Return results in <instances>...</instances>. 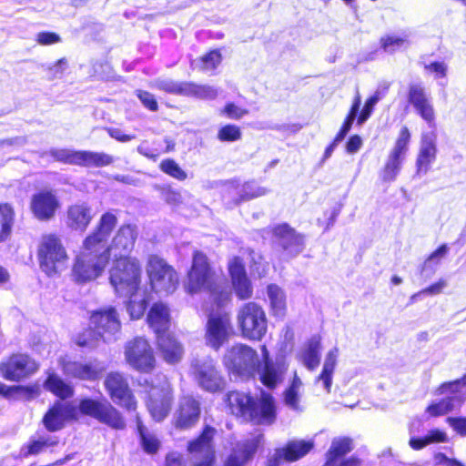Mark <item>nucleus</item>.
<instances>
[{
  "instance_id": "a878e982",
  "label": "nucleus",
  "mask_w": 466,
  "mask_h": 466,
  "mask_svg": "<svg viewBox=\"0 0 466 466\" xmlns=\"http://www.w3.org/2000/svg\"><path fill=\"white\" fill-rule=\"evenodd\" d=\"M228 270L237 296L240 299H249L252 296V287L241 259L234 258L228 264Z\"/></svg>"
},
{
  "instance_id": "052dcab7",
  "label": "nucleus",
  "mask_w": 466,
  "mask_h": 466,
  "mask_svg": "<svg viewBox=\"0 0 466 466\" xmlns=\"http://www.w3.org/2000/svg\"><path fill=\"white\" fill-rule=\"evenodd\" d=\"M154 86L169 94L178 95L179 93V82L171 79H158Z\"/></svg>"
},
{
  "instance_id": "ddd939ff",
  "label": "nucleus",
  "mask_w": 466,
  "mask_h": 466,
  "mask_svg": "<svg viewBox=\"0 0 466 466\" xmlns=\"http://www.w3.org/2000/svg\"><path fill=\"white\" fill-rule=\"evenodd\" d=\"M217 430L206 426L198 438L189 441L187 451L196 461L195 466H212L215 461L213 439Z\"/></svg>"
},
{
  "instance_id": "f8f14e48",
  "label": "nucleus",
  "mask_w": 466,
  "mask_h": 466,
  "mask_svg": "<svg viewBox=\"0 0 466 466\" xmlns=\"http://www.w3.org/2000/svg\"><path fill=\"white\" fill-rule=\"evenodd\" d=\"M410 139V133L407 127H402L395 145L390 152L380 177L383 182H393L400 172L402 162L405 158L408 146Z\"/></svg>"
},
{
  "instance_id": "69168bd1",
  "label": "nucleus",
  "mask_w": 466,
  "mask_h": 466,
  "mask_svg": "<svg viewBox=\"0 0 466 466\" xmlns=\"http://www.w3.org/2000/svg\"><path fill=\"white\" fill-rule=\"evenodd\" d=\"M36 41L38 44L46 46L56 44L60 41V37L56 33L51 32H41L36 35Z\"/></svg>"
},
{
  "instance_id": "cd10ccee",
  "label": "nucleus",
  "mask_w": 466,
  "mask_h": 466,
  "mask_svg": "<svg viewBox=\"0 0 466 466\" xmlns=\"http://www.w3.org/2000/svg\"><path fill=\"white\" fill-rule=\"evenodd\" d=\"M436 136L434 133L423 134L420 152L416 161L417 174L425 175L436 158Z\"/></svg>"
},
{
  "instance_id": "f03ea898",
  "label": "nucleus",
  "mask_w": 466,
  "mask_h": 466,
  "mask_svg": "<svg viewBox=\"0 0 466 466\" xmlns=\"http://www.w3.org/2000/svg\"><path fill=\"white\" fill-rule=\"evenodd\" d=\"M187 289L193 294L206 291L218 308L223 306L230 297V289L222 277L211 273L207 257L201 252H195L193 263L188 272Z\"/></svg>"
},
{
  "instance_id": "8fccbe9b",
  "label": "nucleus",
  "mask_w": 466,
  "mask_h": 466,
  "mask_svg": "<svg viewBox=\"0 0 466 466\" xmlns=\"http://www.w3.org/2000/svg\"><path fill=\"white\" fill-rule=\"evenodd\" d=\"M102 339L96 334V328L90 325V328L76 337V342L80 347L95 348L98 341Z\"/></svg>"
},
{
  "instance_id": "6e6552de",
  "label": "nucleus",
  "mask_w": 466,
  "mask_h": 466,
  "mask_svg": "<svg viewBox=\"0 0 466 466\" xmlns=\"http://www.w3.org/2000/svg\"><path fill=\"white\" fill-rule=\"evenodd\" d=\"M147 273L151 288L156 293L167 295L177 289L178 284L177 272L157 256H151L149 258Z\"/></svg>"
},
{
  "instance_id": "72a5a7b5",
  "label": "nucleus",
  "mask_w": 466,
  "mask_h": 466,
  "mask_svg": "<svg viewBox=\"0 0 466 466\" xmlns=\"http://www.w3.org/2000/svg\"><path fill=\"white\" fill-rule=\"evenodd\" d=\"M70 413L68 406L58 401L46 413L43 423L49 431H59L70 417Z\"/></svg>"
},
{
  "instance_id": "1a4fd4ad",
  "label": "nucleus",
  "mask_w": 466,
  "mask_h": 466,
  "mask_svg": "<svg viewBox=\"0 0 466 466\" xmlns=\"http://www.w3.org/2000/svg\"><path fill=\"white\" fill-rule=\"evenodd\" d=\"M190 374L198 385L205 390L215 392L223 388V379L216 361L209 356L194 358L190 363Z\"/></svg>"
},
{
  "instance_id": "79ce46f5",
  "label": "nucleus",
  "mask_w": 466,
  "mask_h": 466,
  "mask_svg": "<svg viewBox=\"0 0 466 466\" xmlns=\"http://www.w3.org/2000/svg\"><path fill=\"white\" fill-rule=\"evenodd\" d=\"M448 441V436L446 432L439 429H433L430 431L423 437H411L409 444L413 450H421L424 447L433 443H442Z\"/></svg>"
},
{
  "instance_id": "bb28decb",
  "label": "nucleus",
  "mask_w": 466,
  "mask_h": 466,
  "mask_svg": "<svg viewBox=\"0 0 466 466\" xmlns=\"http://www.w3.org/2000/svg\"><path fill=\"white\" fill-rule=\"evenodd\" d=\"M92 218L91 207L86 202H78L68 207L66 223L71 229L84 232Z\"/></svg>"
},
{
  "instance_id": "f3484780",
  "label": "nucleus",
  "mask_w": 466,
  "mask_h": 466,
  "mask_svg": "<svg viewBox=\"0 0 466 466\" xmlns=\"http://www.w3.org/2000/svg\"><path fill=\"white\" fill-rule=\"evenodd\" d=\"M231 332L229 316L226 313L210 314L207 322L206 343L215 350L228 341Z\"/></svg>"
},
{
  "instance_id": "49530a36",
  "label": "nucleus",
  "mask_w": 466,
  "mask_h": 466,
  "mask_svg": "<svg viewBox=\"0 0 466 466\" xmlns=\"http://www.w3.org/2000/svg\"><path fill=\"white\" fill-rule=\"evenodd\" d=\"M49 155L56 161L68 165L79 166L80 150L70 148H52Z\"/></svg>"
},
{
  "instance_id": "423d86ee",
  "label": "nucleus",
  "mask_w": 466,
  "mask_h": 466,
  "mask_svg": "<svg viewBox=\"0 0 466 466\" xmlns=\"http://www.w3.org/2000/svg\"><path fill=\"white\" fill-rule=\"evenodd\" d=\"M224 363L234 374L240 377H251L260 365L258 353L245 344L232 346L225 354Z\"/></svg>"
},
{
  "instance_id": "39448f33",
  "label": "nucleus",
  "mask_w": 466,
  "mask_h": 466,
  "mask_svg": "<svg viewBox=\"0 0 466 466\" xmlns=\"http://www.w3.org/2000/svg\"><path fill=\"white\" fill-rule=\"evenodd\" d=\"M237 325L243 338L261 340L268 330V320L263 308L255 302L243 304L237 313Z\"/></svg>"
},
{
  "instance_id": "473e14b6",
  "label": "nucleus",
  "mask_w": 466,
  "mask_h": 466,
  "mask_svg": "<svg viewBox=\"0 0 466 466\" xmlns=\"http://www.w3.org/2000/svg\"><path fill=\"white\" fill-rule=\"evenodd\" d=\"M288 370L287 365L283 361L275 363L267 361L261 370H257L261 382L269 389L275 388L282 381L284 374Z\"/></svg>"
},
{
  "instance_id": "f704fd0d",
  "label": "nucleus",
  "mask_w": 466,
  "mask_h": 466,
  "mask_svg": "<svg viewBox=\"0 0 466 466\" xmlns=\"http://www.w3.org/2000/svg\"><path fill=\"white\" fill-rule=\"evenodd\" d=\"M339 354V348L334 347L326 355L322 371L319 377L316 378V383H321L326 392H330L332 385V377L335 367L337 365L338 357Z\"/></svg>"
},
{
  "instance_id": "e433bc0d",
  "label": "nucleus",
  "mask_w": 466,
  "mask_h": 466,
  "mask_svg": "<svg viewBox=\"0 0 466 466\" xmlns=\"http://www.w3.org/2000/svg\"><path fill=\"white\" fill-rule=\"evenodd\" d=\"M352 450V440L347 437L335 438L326 453L325 466H333L336 461Z\"/></svg>"
},
{
  "instance_id": "0eeeda50",
  "label": "nucleus",
  "mask_w": 466,
  "mask_h": 466,
  "mask_svg": "<svg viewBox=\"0 0 466 466\" xmlns=\"http://www.w3.org/2000/svg\"><path fill=\"white\" fill-rule=\"evenodd\" d=\"M38 256L41 268L49 276L63 269L68 258L60 238L52 234L43 237Z\"/></svg>"
},
{
  "instance_id": "58836bf2",
  "label": "nucleus",
  "mask_w": 466,
  "mask_h": 466,
  "mask_svg": "<svg viewBox=\"0 0 466 466\" xmlns=\"http://www.w3.org/2000/svg\"><path fill=\"white\" fill-rule=\"evenodd\" d=\"M114 157L104 152L80 150L79 166L86 167H102L111 165Z\"/></svg>"
},
{
  "instance_id": "c03bdc74",
  "label": "nucleus",
  "mask_w": 466,
  "mask_h": 466,
  "mask_svg": "<svg viewBox=\"0 0 466 466\" xmlns=\"http://www.w3.org/2000/svg\"><path fill=\"white\" fill-rule=\"evenodd\" d=\"M268 297L274 316L282 318L286 312V296L284 291L279 286L271 284L268 286Z\"/></svg>"
},
{
  "instance_id": "c85d7f7f",
  "label": "nucleus",
  "mask_w": 466,
  "mask_h": 466,
  "mask_svg": "<svg viewBox=\"0 0 466 466\" xmlns=\"http://www.w3.org/2000/svg\"><path fill=\"white\" fill-rule=\"evenodd\" d=\"M314 447L313 441L293 440L289 441L285 447L275 451V461L284 460L286 461H296L306 456Z\"/></svg>"
},
{
  "instance_id": "7c9ffc66",
  "label": "nucleus",
  "mask_w": 466,
  "mask_h": 466,
  "mask_svg": "<svg viewBox=\"0 0 466 466\" xmlns=\"http://www.w3.org/2000/svg\"><path fill=\"white\" fill-rule=\"evenodd\" d=\"M157 341L162 357L167 363L176 364L182 360L184 349L169 332L158 335Z\"/></svg>"
},
{
  "instance_id": "aec40b11",
  "label": "nucleus",
  "mask_w": 466,
  "mask_h": 466,
  "mask_svg": "<svg viewBox=\"0 0 466 466\" xmlns=\"http://www.w3.org/2000/svg\"><path fill=\"white\" fill-rule=\"evenodd\" d=\"M56 196L49 190H42L32 195L30 210L34 217L41 221L51 219L59 208Z\"/></svg>"
},
{
  "instance_id": "0e129e2a",
  "label": "nucleus",
  "mask_w": 466,
  "mask_h": 466,
  "mask_svg": "<svg viewBox=\"0 0 466 466\" xmlns=\"http://www.w3.org/2000/svg\"><path fill=\"white\" fill-rule=\"evenodd\" d=\"M447 423L461 436H466V417H448Z\"/></svg>"
},
{
  "instance_id": "ea45409f",
  "label": "nucleus",
  "mask_w": 466,
  "mask_h": 466,
  "mask_svg": "<svg viewBox=\"0 0 466 466\" xmlns=\"http://www.w3.org/2000/svg\"><path fill=\"white\" fill-rule=\"evenodd\" d=\"M389 88H390V84L389 83H380L374 94L369 97L357 119V123L358 125H362L363 123H365L369 117L370 116L373 109H374V106H376V104L381 100L382 98H384L389 91Z\"/></svg>"
},
{
  "instance_id": "c756f323",
  "label": "nucleus",
  "mask_w": 466,
  "mask_h": 466,
  "mask_svg": "<svg viewBox=\"0 0 466 466\" xmlns=\"http://www.w3.org/2000/svg\"><path fill=\"white\" fill-rule=\"evenodd\" d=\"M437 394L445 395L444 398L438 401L432 402L426 409V412L431 417H439L448 414L454 410L459 409L463 403V398L458 393L450 391H441V385L437 389Z\"/></svg>"
},
{
  "instance_id": "393cba45",
  "label": "nucleus",
  "mask_w": 466,
  "mask_h": 466,
  "mask_svg": "<svg viewBox=\"0 0 466 466\" xmlns=\"http://www.w3.org/2000/svg\"><path fill=\"white\" fill-rule=\"evenodd\" d=\"M261 439L258 434L236 442L224 466H244L257 451Z\"/></svg>"
},
{
  "instance_id": "680f3d73",
  "label": "nucleus",
  "mask_w": 466,
  "mask_h": 466,
  "mask_svg": "<svg viewBox=\"0 0 466 466\" xmlns=\"http://www.w3.org/2000/svg\"><path fill=\"white\" fill-rule=\"evenodd\" d=\"M137 96L144 105L145 107L148 108L151 111H157L158 108L157 102L151 93L144 90H137Z\"/></svg>"
},
{
  "instance_id": "e2e57ef3",
  "label": "nucleus",
  "mask_w": 466,
  "mask_h": 466,
  "mask_svg": "<svg viewBox=\"0 0 466 466\" xmlns=\"http://www.w3.org/2000/svg\"><path fill=\"white\" fill-rule=\"evenodd\" d=\"M222 113L225 114L230 119H240L244 116H246L248 111L247 109H243L234 103H228L225 106Z\"/></svg>"
},
{
  "instance_id": "4d7b16f0",
  "label": "nucleus",
  "mask_w": 466,
  "mask_h": 466,
  "mask_svg": "<svg viewBox=\"0 0 466 466\" xmlns=\"http://www.w3.org/2000/svg\"><path fill=\"white\" fill-rule=\"evenodd\" d=\"M268 193V189L254 183H246L241 190L242 200L262 197Z\"/></svg>"
},
{
  "instance_id": "f257e3e1",
  "label": "nucleus",
  "mask_w": 466,
  "mask_h": 466,
  "mask_svg": "<svg viewBox=\"0 0 466 466\" xmlns=\"http://www.w3.org/2000/svg\"><path fill=\"white\" fill-rule=\"evenodd\" d=\"M116 223V216L112 212H106L101 216L96 230L85 238L82 250L76 257L72 268L75 282L87 283L103 274L109 261L108 249L105 248V243Z\"/></svg>"
},
{
  "instance_id": "6ab92c4d",
  "label": "nucleus",
  "mask_w": 466,
  "mask_h": 466,
  "mask_svg": "<svg viewBox=\"0 0 466 466\" xmlns=\"http://www.w3.org/2000/svg\"><path fill=\"white\" fill-rule=\"evenodd\" d=\"M105 386L115 403L129 410L136 409L137 402L126 378L121 373H109L106 378Z\"/></svg>"
},
{
  "instance_id": "dca6fc26",
  "label": "nucleus",
  "mask_w": 466,
  "mask_h": 466,
  "mask_svg": "<svg viewBox=\"0 0 466 466\" xmlns=\"http://www.w3.org/2000/svg\"><path fill=\"white\" fill-rule=\"evenodd\" d=\"M90 325L96 328V334L100 336L103 341L115 340L121 328L118 315L112 307L93 312Z\"/></svg>"
},
{
  "instance_id": "b1692460",
  "label": "nucleus",
  "mask_w": 466,
  "mask_h": 466,
  "mask_svg": "<svg viewBox=\"0 0 466 466\" xmlns=\"http://www.w3.org/2000/svg\"><path fill=\"white\" fill-rule=\"evenodd\" d=\"M273 235L288 256L293 258L302 252L304 238L287 224L276 226Z\"/></svg>"
},
{
  "instance_id": "2eb2a0df",
  "label": "nucleus",
  "mask_w": 466,
  "mask_h": 466,
  "mask_svg": "<svg viewBox=\"0 0 466 466\" xmlns=\"http://www.w3.org/2000/svg\"><path fill=\"white\" fill-rule=\"evenodd\" d=\"M173 402V390L168 382L161 387H152L147 401V410L156 421H162L168 415Z\"/></svg>"
},
{
  "instance_id": "37998d69",
  "label": "nucleus",
  "mask_w": 466,
  "mask_h": 466,
  "mask_svg": "<svg viewBox=\"0 0 466 466\" xmlns=\"http://www.w3.org/2000/svg\"><path fill=\"white\" fill-rule=\"evenodd\" d=\"M319 349L320 341L314 338L309 341L307 347L301 351L299 360L308 370H313L319 366Z\"/></svg>"
},
{
  "instance_id": "5701e85b",
  "label": "nucleus",
  "mask_w": 466,
  "mask_h": 466,
  "mask_svg": "<svg viewBox=\"0 0 466 466\" xmlns=\"http://www.w3.org/2000/svg\"><path fill=\"white\" fill-rule=\"evenodd\" d=\"M59 363L63 372L66 376L85 380H95L104 370V367L97 361L83 363L61 359Z\"/></svg>"
},
{
  "instance_id": "6e6d98bb",
  "label": "nucleus",
  "mask_w": 466,
  "mask_h": 466,
  "mask_svg": "<svg viewBox=\"0 0 466 466\" xmlns=\"http://www.w3.org/2000/svg\"><path fill=\"white\" fill-rule=\"evenodd\" d=\"M380 43L385 52L393 53L406 43V38L397 35H387L380 39Z\"/></svg>"
},
{
  "instance_id": "bf43d9fd",
  "label": "nucleus",
  "mask_w": 466,
  "mask_h": 466,
  "mask_svg": "<svg viewBox=\"0 0 466 466\" xmlns=\"http://www.w3.org/2000/svg\"><path fill=\"white\" fill-rule=\"evenodd\" d=\"M56 441L51 437H40L38 440L33 441L28 447L30 454H37L43 451L45 447H50L56 444Z\"/></svg>"
},
{
  "instance_id": "7ed1b4c3",
  "label": "nucleus",
  "mask_w": 466,
  "mask_h": 466,
  "mask_svg": "<svg viewBox=\"0 0 466 466\" xmlns=\"http://www.w3.org/2000/svg\"><path fill=\"white\" fill-rule=\"evenodd\" d=\"M228 401L232 413L255 423L269 425L276 419L275 401L268 393L262 392L260 399L255 401L246 393L232 391L228 394Z\"/></svg>"
},
{
  "instance_id": "09e8293b",
  "label": "nucleus",
  "mask_w": 466,
  "mask_h": 466,
  "mask_svg": "<svg viewBox=\"0 0 466 466\" xmlns=\"http://www.w3.org/2000/svg\"><path fill=\"white\" fill-rule=\"evenodd\" d=\"M137 431L140 435L141 443L144 450L148 453L156 452L158 450L159 441L155 436L147 432V430L142 425L139 418H137Z\"/></svg>"
},
{
  "instance_id": "2f4dec72",
  "label": "nucleus",
  "mask_w": 466,
  "mask_h": 466,
  "mask_svg": "<svg viewBox=\"0 0 466 466\" xmlns=\"http://www.w3.org/2000/svg\"><path fill=\"white\" fill-rule=\"evenodd\" d=\"M147 322L157 337L168 333L170 324L168 308L163 303H155L148 312Z\"/></svg>"
},
{
  "instance_id": "4be33fe9",
  "label": "nucleus",
  "mask_w": 466,
  "mask_h": 466,
  "mask_svg": "<svg viewBox=\"0 0 466 466\" xmlns=\"http://www.w3.org/2000/svg\"><path fill=\"white\" fill-rule=\"evenodd\" d=\"M199 415V402L191 396H185L180 399L174 414V425L181 430L189 429L198 421Z\"/></svg>"
},
{
  "instance_id": "4c0bfd02",
  "label": "nucleus",
  "mask_w": 466,
  "mask_h": 466,
  "mask_svg": "<svg viewBox=\"0 0 466 466\" xmlns=\"http://www.w3.org/2000/svg\"><path fill=\"white\" fill-rule=\"evenodd\" d=\"M302 385L300 378L295 372L290 385L283 392L284 404L289 409L297 412H301L303 410L300 405V391Z\"/></svg>"
},
{
  "instance_id": "20e7f679",
  "label": "nucleus",
  "mask_w": 466,
  "mask_h": 466,
  "mask_svg": "<svg viewBox=\"0 0 466 466\" xmlns=\"http://www.w3.org/2000/svg\"><path fill=\"white\" fill-rule=\"evenodd\" d=\"M141 266L134 258H116L109 271V280L116 293L127 297L139 288Z\"/></svg>"
},
{
  "instance_id": "4468645a",
  "label": "nucleus",
  "mask_w": 466,
  "mask_h": 466,
  "mask_svg": "<svg viewBox=\"0 0 466 466\" xmlns=\"http://www.w3.org/2000/svg\"><path fill=\"white\" fill-rule=\"evenodd\" d=\"M38 364L26 354H14L0 363V373L8 380L18 381L35 373Z\"/></svg>"
},
{
  "instance_id": "412c9836",
  "label": "nucleus",
  "mask_w": 466,
  "mask_h": 466,
  "mask_svg": "<svg viewBox=\"0 0 466 466\" xmlns=\"http://www.w3.org/2000/svg\"><path fill=\"white\" fill-rule=\"evenodd\" d=\"M137 236L136 226L130 224L123 225L117 230L110 246H106L105 248L108 249V256L110 253L115 258H128L127 254L133 249L135 241Z\"/></svg>"
},
{
  "instance_id": "774afa93",
  "label": "nucleus",
  "mask_w": 466,
  "mask_h": 466,
  "mask_svg": "<svg viewBox=\"0 0 466 466\" xmlns=\"http://www.w3.org/2000/svg\"><path fill=\"white\" fill-rule=\"evenodd\" d=\"M106 130L112 138L119 142H128L135 138L134 135L124 134L120 128L109 127Z\"/></svg>"
},
{
  "instance_id": "864d4df0",
  "label": "nucleus",
  "mask_w": 466,
  "mask_h": 466,
  "mask_svg": "<svg viewBox=\"0 0 466 466\" xmlns=\"http://www.w3.org/2000/svg\"><path fill=\"white\" fill-rule=\"evenodd\" d=\"M441 391H450L451 393H458L463 398V402L466 400V374L459 380L444 382L441 384Z\"/></svg>"
},
{
  "instance_id": "a18cd8bd",
  "label": "nucleus",
  "mask_w": 466,
  "mask_h": 466,
  "mask_svg": "<svg viewBox=\"0 0 466 466\" xmlns=\"http://www.w3.org/2000/svg\"><path fill=\"white\" fill-rule=\"evenodd\" d=\"M14 215V210L9 205L0 204V241L5 240L11 233Z\"/></svg>"
},
{
  "instance_id": "de8ad7c7",
  "label": "nucleus",
  "mask_w": 466,
  "mask_h": 466,
  "mask_svg": "<svg viewBox=\"0 0 466 466\" xmlns=\"http://www.w3.org/2000/svg\"><path fill=\"white\" fill-rule=\"evenodd\" d=\"M221 62V56L218 51L214 50L205 55L198 60L191 62V66L205 71L213 70Z\"/></svg>"
},
{
  "instance_id": "9b49d317",
  "label": "nucleus",
  "mask_w": 466,
  "mask_h": 466,
  "mask_svg": "<svg viewBox=\"0 0 466 466\" xmlns=\"http://www.w3.org/2000/svg\"><path fill=\"white\" fill-rule=\"evenodd\" d=\"M82 414L90 416L114 429H124L125 420L120 413L106 400L84 399L79 403Z\"/></svg>"
},
{
  "instance_id": "603ef678",
  "label": "nucleus",
  "mask_w": 466,
  "mask_h": 466,
  "mask_svg": "<svg viewBox=\"0 0 466 466\" xmlns=\"http://www.w3.org/2000/svg\"><path fill=\"white\" fill-rule=\"evenodd\" d=\"M49 80L60 79L67 69V61L66 58L57 60L55 64L43 66Z\"/></svg>"
},
{
  "instance_id": "13d9d810",
  "label": "nucleus",
  "mask_w": 466,
  "mask_h": 466,
  "mask_svg": "<svg viewBox=\"0 0 466 466\" xmlns=\"http://www.w3.org/2000/svg\"><path fill=\"white\" fill-rule=\"evenodd\" d=\"M218 96V90L215 86L209 85H198L196 83V99L214 100Z\"/></svg>"
},
{
  "instance_id": "3c124183",
  "label": "nucleus",
  "mask_w": 466,
  "mask_h": 466,
  "mask_svg": "<svg viewBox=\"0 0 466 466\" xmlns=\"http://www.w3.org/2000/svg\"><path fill=\"white\" fill-rule=\"evenodd\" d=\"M160 169L164 173L180 181L187 178V173L172 159L163 160L160 164Z\"/></svg>"
},
{
  "instance_id": "5fc2aeb1",
  "label": "nucleus",
  "mask_w": 466,
  "mask_h": 466,
  "mask_svg": "<svg viewBox=\"0 0 466 466\" xmlns=\"http://www.w3.org/2000/svg\"><path fill=\"white\" fill-rule=\"evenodd\" d=\"M218 138L223 142H234L241 138L240 128L235 125H226L218 130Z\"/></svg>"
},
{
  "instance_id": "c9c22d12",
  "label": "nucleus",
  "mask_w": 466,
  "mask_h": 466,
  "mask_svg": "<svg viewBox=\"0 0 466 466\" xmlns=\"http://www.w3.org/2000/svg\"><path fill=\"white\" fill-rule=\"evenodd\" d=\"M129 300L127 304V310L128 311L131 319H140L147 307V303L150 299L149 294L145 289H138L134 293L127 296Z\"/></svg>"
},
{
  "instance_id": "a19ab883",
  "label": "nucleus",
  "mask_w": 466,
  "mask_h": 466,
  "mask_svg": "<svg viewBox=\"0 0 466 466\" xmlns=\"http://www.w3.org/2000/svg\"><path fill=\"white\" fill-rule=\"evenodd\" d=\"M44 387L60 399H66L73 395V388L65 382L58 375L49 373L44 383Z\"/></svg>"
},
{
  "instance_id": "338daca9",
  "label": "nucleus",
  "mask_w": 466,
  "mask_h": 466,
  "mask_svg": "<svg viewBox=\"0 0 466 466\" xmlns=\"http://www.w3.org/2000/svg\"><path fill=\"white\" fill-rule=\"evenodd\" d=\"M425 69L435 75L436 78L444 77L447 72V66L442 62H433L430 65H425Z\"/></svg>"
},
{
  "instance_id": "9d476101",
  "label": "nucleus",
  "mask_w": 466,
  "mask_h": 466,
  "mask_svg": "<svg viewBox=\"0 0 466 466\" xmlns=\"http://www.w3.org/2000/svg\"><path fill=\"white\" fill-rule=\"evenodd\" d=\"M125 359L134 370L150 372L156 365L154 351L148 341L143 337H136L125 346Z\"/></svg>"
},
{
  "instance_id": "a211bd4d",
  "label": "nucleus",
  "mask_w": 466,
  "mask_h": 466,
  "mask_svg": "<svg viewBox=\"0 0 466 466\" xmlns=\"http://www.w3.org/2000/svg\"><path fill=\"white\" fill-rule=\"evenodd\" d=\"M408 101L430 127L435 126L436 115L432 99L422 84L413 83L409 86Z\"/></svg>"
}]
</instances>
